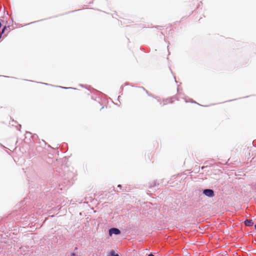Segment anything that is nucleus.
<instances>
[{"label": "nucleus", "instance_id": "nucleus-13", "mask_svg": "<svg viewBox=\"0 0 256 256\" xmlns=\"http://www.w3.org/2000/svg\"><path fill=\"white\" fill-rule=\"evenodd\" d=\"M60 87L61 88H65V89L68 88H66V87H63V86H60Z\"/></svg>", "mask_w": 256, "mask_h": 256}, {"label": "nucleus", "instance_id": "nucleus-6", "mask_svg": "<svg viewBox=\"0 0 256 256\" xmlns=\"http://www.w3.org/2000/svg\"><path fill=\"white\" fill-rule=\"evenodd\" d=\"M8 28H10V26H4L2 28V32H1V33H0V34H4V32H5V31H6V30H7V29H8Z\"/></svg>", "mask_w": 256, "mask_h": 256}, {"label": "nucleus", "instance_id": "nucleus-16", "mask_svg": "<svg viewBox=\"0 0 256 256\" xmlns=\"http://www.w3.org/2000/svg\"><path fill=\"white\" fill-rule=\"evenodd\" d=\"M77 249H78V248H77L76 247V248H75V250H77Z\"/></svg>", "mask_w": 256, "mask_h": 256}, {"label": "nucleus", "instance_id": "nucleus-4", "mask_svg": "<svg viewBox=\"0 0 256 256\" xmlns=\"http://www.w3.org/2000/svg\"><path fill=\"white\" fill-rule=\"evenodd\" d=\"M244 224L246 226H252L253 224H254V222H252V220H248V219H246L244 221Z\"/></svg>", "mask_w": 256, "mask_h": 256}, {"label": "nucleus", "instance_id": "nucleus-7", "mask_svg": "<svg viewBox=\"0 0 256 256\" xmlns=\"http://www.w3.org/2000/svg\"><path fill=\"white\" fill-rule=\"evenodd\" d=\"M176 90H177V100H178V95L179 94V93H180V88L178 87H177Z\"/></svg>", "mask_w": 256, "mask_h": 256}, {"label": "nucleus", "instance_id": "nucleus-9", "mask_svg": "<svg viewBox=\"0 0 256 256\" xmlns=\"http://www.w3.org/2000/svg\"><path fill=\"white\" fill-rule=\"evenodd\" d=\"M170 71H171L172 73V74L173 76H174V80H175V82H176V76H175V75L172 73V70H171V68H170Z\"/></svg>", "mask_w": 256, "mask_h": 256}, {"label": "nucleus", "instance_id": "nucleus-3", "mask_svg": "<svg viewBox=\"0 0 256 256\" xmlns=\"http://www.w3.org/2000/svg\"><path fill=\"white\" fill-rule=\"evenodd\" d=\"M176 98L174 96L170 97V98H166L164 100V102L163 105L166 104L168 103H172L175 101Z\"/></svg>", "mask_w": 256, "mask_h": 256}, {"label": "nucleus", "instance_id": "nucleus-1", "mask_svg": "<svg viewBox=\"0 0 256 256\" xmlns=\"http://www.w3.org/2000/svg\"><path fill=\"white\" fill-rule=\"evenodd\" d=\"M202 193L208 198H212L214 196V192L210 188H206L202 190Z\"/></svg>", "mask_w": 256, "mask_h": 256}, {"label": "nucleus", "instance_id": "nucleus-5", "mask_svg": "<svg viewBox=\"0 0 256 256\" xmlns=\"http://www.w3.org/2000/svg\"><path fill=\"white\" fill-rule=\"evenodd\" d=\"M108 256H119L118 254L115 252L114 250H112L108 254Z\"/></svg>", "mask_w": 256, "mask_h": 256}, {"label": "nucleus", "instance_id": "nucleus-11", "mask_svg": "<svg viewBox=\"0 0 256 256\" xmlns=\"http://www.w3.org/2000/svg\"><path fill=\"white\" fill-rule=\"evenodd\" d=\"M70 256H78L74 253H72L70 254Z\"/></svg>", "mask_w": 256, "mask_h": 256}, {"label": "nucleus", "instance_id": "nucleus-14", "mask_svg": "<svg viewBox=\"0 0 256 256\" xmlns=\"http://www.w3.org/2000/svg\"><path fill=\"white\" fill-rule=\"evenodd\" d=\"M148 256H154L153 254H150L148 255Z\"/></svg>", "mask_w": 256, "mask_h": 256}, {"label": "nucleus", "instance_id": "nucleus-12", "mask_svg": "<svg viewBox=\"0 0 256 256\" xmlns=\"http://www.w3.org/2000/svg\"><path fill=\"white\" fill-rule=\"evenodd\" d=\"M156 186V182H154V184L152 186Z\"/></svg>", "mask_w": 256, "mask_h": 256}, {"label": "nucleus", "instance_id": "nucleus-2", "mask_svg": "<svg viewBox=\"0 0 256 256\" xmlns=\"http://www.w3.org/2000/svg\"><path fill=\"white\" fill-rule=\"evenodd\" d=\"M120 230L116 228H110L108 230V234L110 236H112V234L118 235L120 234Z\"/></svg>", "mask_w": 256, "mask_h": 256}, {"label": "nucleus", "instance_id": "nucleus-8", "mask_svg": "<svg viewBox=\"0 0 256 256\" xmlns=\"http://www.w3.org/2000/svg\"><path fill=\"white\" fill-rule=\"evenodd\" d=\"M66 178H68V182H70V183H72V182H70V178L68 177V176H66ZM71 180H72V179H71Z\"/></svg>", "mask_w": 256, "mask_h": 256}, {"label": "nucleus", "instance_id": "nucleus-15", "mask_svg": "<svg viewBox=\"0 0 256 256\" xmlns=\"http://www.w3.org/2000/svg\"><path fill=\"white\" fill-rule=\"evenodd\" d=\"M118 188H120L122 187V186H121L120 184H118Z\"/></svg>", "mask_w": 256, "mask_h": 256}, {"label": "nucleus", "instance_id": "nucleus-10", "mask_svg": "<svg viewBox=\"0 0 256 256\" xmlns=\"http://www.w3.org/2000/svg\"><path fill=\"white\" fill-rule=\"evenodd\" d=\"M69 175H70V176H68L70 178V177L72 178H73V177H74V174H73V173L71 172V173H70V174H69Z\"/></svg>", "mask_w": 256, "mask_h": 256}]
</instances>
